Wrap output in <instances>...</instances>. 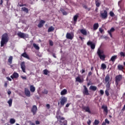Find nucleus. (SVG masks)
<instances>
[{
  "label": "nucleus",
  "mask_w": 125,
  "mask_h": 125,
  "mask_svg": "<svg viewBox=\"0 0 125 125\" xmlns=\"http://www.w3.org/2000/svg\"><path fill=\"white\" fill-rule=\"evenodd\" d=\"M105 93L106 96H109V92L108 91V90H106L105 91Z\"/></svg>",
  "instance_id": "obj_51"
},
{
  "label": "nucleus",
  "mask_w": 125,
  "mask_h": 125,
  "mask_svg": "<svg viewBox=\"0 0 125 125\" xmlns=\"http://www.w3.org/2000/svg\"><path fill=\"white\" fill-rule=\"evenodd\" d=\"M66 38L68 40H73V39H74V36H72L71 33H67L66 35Z\"/></svg>",
  "instance_id": "obj_15"
},
{
  "label": "nucleus",
  "mask_w": 125,
  "mask_h": 125,
  "mask_svg": "<svg viewBox=\"0 0 125 125\" xmlns=\"http://www.w3.org/2000/svg\"><path fill=\"white\" fill-rule=\"evenodd\" d=\"M49 42L51 46H52L53 45V42L52 41V40H49Z\"/></svg>",
  "instance_id": "obj_46"
},
{
  "label": "nucleus",
  "mask_w": 125,
  "mask_h": 125,
  "mask_svg": "<svg viewBox=\"0 0 125 125\" xmlns=\"http://www.w3.org/2000/svg\"><path fill=\"white\" fill-rule=\"evenodd\" d=\"M30 90L31 92H35V91H36V88L34 85H31L30 86Z\"/></svg>",
  "instance_id": "obj_26"
},
{
  "label": "nucleus",
  "mask_w": 125,
  "mask_h": 125,
  "mask_svg": "<svg viewBox=\"0 0 125 125\" xmlns=\"http://www.w3.org/2000/svg\"><path fill=\"white\" fill-rule=\"evenodd\" d=\"M99 31L100 32L101 34H103V33H105V32L104 31V30L101 28H99Z\"/></svg>",
  "instance_id": "obj_44"
},
{
  "label": "nucleus",
  "mask_w": 125,
  "mask_h": 125,
  "mask_svg": "<svg viewBox=\"0 0 125 125\" xmlns=\"http://www.w3.org/2000/svg\"><path fill=\"white\" fill-rule=\"evenodd\" d=\"M6 79L7 80H8V81H9L10 82H11V81H12V80H11L10 77H7Z\"/></svg>",
  "instance_id": "obj_57"
},
{
  "label": "nucleus",
  "mask_w": 125,
  "mask_h": 125,
  "mask_svg": "<svg viewBox=\"0 0 125 125\" xmlns=\"http://www.w3.org/2000/svg\"><path fill=\"white\" fill-rule=\"evenodd\" d=\"M7 103L9 104V107H11L12 106V99H10Z\"/></svg>",
  "instance_id": "obj_36"
},
{
  "label": "nucleus",
  "mask_w": 125,
  "mask_h": 125,
  "mask_svg": "<svg viewBox=\"0 0 125 125\" xmlns=\"http://www.w3.org/2000/svg\"><path fill=\"white\" fill-rule=\"evenodd\" d=\"M21 69L23 73H26V65H25V62H22L21 63Z\"/></svg>",
  "instance_id": "obj_9"
},
{
  "label": "nucleus",
  "mask_w": 125,
  "mask_h": 125,
  "mask_svg": "<svg viewBox=\"0 0 125 125\" xmlns=\"http://www.w3.org/2000/svg\"><path fill=\"white\" fill-rule=\"evenodd\" d=\"M118 58V56L117 55H114L111 57L110 59V61H112V62H115L116 61V59Z\"/></svg>",
  "instance_id": "obj_25"
},
{
  "label": "nucleus",
  "mask_w": 125,
  "mask_h": 125,
  "mask_svg": "<svg viewBox=\"0 0 125 125\" xmlns=\"http://www.w3.org/2000/svg\"><path fill=\"white\" fill-rule=\"evenodd\" d=\"M45 23V21L42 20L40 21L38 25V28H42V27H43V24Z\"/></svg>",
  "instance_id": "obj_14"
},
{
  "label": "nucleus",
  "mask_w": 125,
  "mask_h": 125,
  "mask_svg": "<svg viewBox=\"0 0 125 125\" xmlns=\"http://www.w3.org/2000/svg\"><path fill=\"white\" fill-rule=\"evenodd\" d=\"M33 46L36 49V50H40V47L36 43H33Z\"/></svg>",
  "instance_id": "obj_35"
},
{
  "label": "nucleus",
  "mask_w": 125,
  "mask_h": 125,
  "mask_svg": "<svg viewBox=\"0 0 125 125\" xmlns=\"http://www.w3.org/2000/svg\"><path fill=\"white\" fill-rule=\"evenodd\" d=\"M7 94H8V95H10V94H11V91H8Z\"/></svg>",
  "instance_id": "obj_60"
},
{
  "label": "nucleus",
  "mask_w": 125,
  "mask_h": 125,
  "mask_svg": "<svg viewBox=\"0 0 125 125\" xmlns=\"http://www.w3.org/2000/svg\"><path fill=\"white\" fill-rule=\"evenodd\" d=\"M120 55L121 57H125V52H120Z\"/></svg>",
  "instance_id": "obj_39"
},
{
  "label": "nucleus",
  "mask_w": 125,
  "mask_h": 125,
  "mask_svg": "<svg viewBox=\"0 0 125 125\" xmlns=\"http://www.w3.org/2000/svg\"><path fill=\"white\" fill-rule=\"evenodd\" d=\"M81 73H82V74H83V73H85V69H83L82 70H81Z\"/></svg>",
  "instance_id": "obj_53"
},
{
  "label": "nucleus",
  "mask_w": 125,
  "mask_h": 125,
  "mask_svg": "<svg viewBox=\"0 0 125 125\" xmlns=\"http://www.w3.org/2000/svg\"><path fill=\"white\" fill-rule=\"evenodd\" d=\"M17 35L18 37H20V38H21V39H24L25 37V34L22 33L21 32L18 33Z\"/></svg>",
  "instance_id": "obj_20"
},
{
  "label": "nucleus",
  "mask_w": 125,
  "mask_h": 125,
  "mask_svg": "<svg viewBox=\"0 0 125 125\" xmlns=\"http://www.w3.org/2000/svg\"><path fill=\"white\" fill-rule=\"evenodd\" d=\"M42 93H43V94H47L48 93V90H46V89H44L43 91H42Z\"/></svg>",
  "instance_id": "obj_43"
},
{
  "label": "nucleus",
  "mask_w": 125,
  "mask_h": 125,
  "mask_svg": "<svg viewBox=\"0 0 125 125\" xmlns=\"http://www.w3.org/2000/svg\"><path fill=\"white\" fill-rule=\"evenodd\" d=\"M46 106L47 107V108H48V109H49V108H50V105H49V104H47Z\"/></svg>",
  "instance_id": "obj_58"
},
{
  "label": "nucleus",
  "mask_w": 125,
  "mask_h": 125,
  "mask_svg": "<svg viewBox=\"0 0 125 125\" xmlns=\"http://www.w3.org/2000/svg\"><path fill=\"white\" fill-rule=\"evenodd\" d=\"M24 94L27 96V97H31V92H30V90H29L28 88H24Z\"/></svg>",
  "instance_id": "obj_10"
},
{
  "label": "nucleus",
  "mask_w": 125,
  "mask_h": 125,
  "mask_svg": "<svg viewBox=\"0 0 125 125\" xmlns=\"http://www.w3.org/2000/svg\"><path fill=\"white\" fill-rule=\"evenodd\" d=\"M76 82H78V83H83V78L81 79L80 76H78L76 78Z\"/></svg>",
  "instance_id": "obj_16"
},
{
  "label": "nucleus",
  "mask_w": 125,
  "mask_h": 125,
  "mask_svg": "<svg viewBox=\"0 0 125 125\" xmlns=\"http://www.w3.org/2000/svg\"><path fill=\"white\" fill-rule=\"evenodd\" d=\"M107 32L109 35L110 36L111 38H113L112 33H113V32H115V28L114 27H112L109 30L107 31Z\"/></svg>",
  "instance_id": "obj_18"
},
{
  "label": "nucleus",
  "mask_w": 125,
  "mask_h": 125,
  "mask_svg": "<svg viewBox=\"0 0 125 125\" xmlns=\"http://www.w3.org/2000/svg\"><path fill=\"white\" fill-rule=\"evenodd\" d=\"M95 3L97 7H99V6H100V4L101 3L99 2V0H97L95 1Z\"/></svg>",
  "instance_id": "obj_34"
},
{
  "label": "nucleus",
  "mask_w": 125,
  "mask_h": 125,
  "mask_svg": "<svg viewBox=\"0 0 125 125\" xmlns=\"http://www.w3.org/2000/svg\"><path fill=\"white\" fill-rule=\"evenodd\" d=\"M54 27L52 26L49 27L48 29V33H50L51 32H53L54 31Z\"/></svg>",
  "instance_id": "obj_30"
},
{
  "label": "nucleus",
  "mask_w": 125,
  "mask_h": 125,
  "mask_svg": "<svg viewBox=\"0 0 125 125\" xmlns=\"http://www.w3.org/2000/svg\"><path fill=\"white\" fill-rule=\"evenodd\" d=\"M37 111H38V108L37 107V106L35 105H33L31 110V112L32 113L33 116H35V115L37 114Z\"/></svg>",
  "instance_id": "obj_7"
},
{
  "label": "nucleus",
  "mask_w": 125,
  "mask_h": 125,
  "mask_svg": "<svg viewBox=\"0 0 125 125\" xmlns=\"http://www.w3.org/2000/svg\"><path fill=\"white\" fill-rule=\"evenodd\" d=\"M21 10L22 11H24V12H26V13H28L29 12V10H28V8L25 7L21 8Z\"/></svg>",
  "instance_id": "obj_32"
},
{
  "label": "nucleus",
  "mask_w": 125,
  "mask_h": 125,
  "mask_svg": "<svg viewBox=\"0 0 125 125\" xmlns=\"http://www.w3.org/2000/svg\"><path fill=\"white\" fill-rule=\"evenodd\" d=\"M99 27V24L98 23H94L93 25V30L94 31H96V30L98 29Z\"/></svg>",
  "instance_id": "obj_24"
},
{
  "label": "nucleus",
  "mask_w": 125,
  "mask_h": 125,
  "mask_svg": "<svg viewBox=\"0 0 125 125\" xmlns=\"http://www.w3.org/2000/svg\"><path fill=\"white\" fill-rule=\"evenodd\" d=\"M105 83H106V88H110V85H111V83H110V82H107Z\"/></svg>",
  "instance_id": "obj_41"
},
{
  "label": "nucleus",
  "mask_w": 125,
  "mask_h": 125,
  "mask_svg": "<svg viewBox=\"0 0 125 125\" xmlns=\"http://www.w3.org/2000/svg\"><path fill=\"white\" fill-rule=\"evenodd\" d=\"M117 68H118V70H119V71H123V70H124V69H125L124 66L121 64H119L118 65Z\"/></svg>",
  "instance_id": "obj_29"
},
{
  "label": "nucleus",
  "mask_w": 125,
  "mask_h": 125,
  "mask_svg": "<svg viewBox=\"0 0 125 125\" xmlns=\"http://www.w3.org/2000/svg\"><path fill=\"white\" fill-rule=\"evenodd\" d=\"M87 45H90L91 49H94L95 48V44L92 43V42L89 41L87 42Z\"/></svg>",
  "instance_id": "obj_13"
},
{
  "label": "nucleus",
  "mask_w": 125,
  "mask_h": 125,
  "mask_svg": "<svg viewBox=\"0 0 125 125\" xmlns=\"http://www.w3.org/2000/svg\"><path fill=\"white\" fill-rule=\"evenodd\" d=\"M30 125H36V124L35 123H30Z\"/></svg>",
  "instance_id": "obj_64"
},
{
  "label": "nucleus",
  "mask_w": 125,
  "mask_h": 125,
  "mask_svg": "<svg viewBox=\"0 0 125 125\" xmlns=\"http://www.w3.org/2000/svg\"><path fill=\"white\" fill-rule=\"evenodd\" d=\"M10 124H11L12 125H13V124H15V120L13 118H11L10 120Z\"/></svg>",
  "instance_id": "obj_38"
},
{
  "label": "nucleus",
  "mask_w": 125,
  "mask_h": 125,
  "mask_svg": "<svg viewBox=\"0 0 125 125\" xmlns=\"http://www.w3.org/2000/svg\"><path fill=\"white\" fill-rule=\"evenodd\" d=\"M100 93L101 95H103V94H104V91L103 90H100Z\"/></svg>",
  "instance_id": "obj_50"
},
{
  "label": "nucleus",
  "mask_w": 125,
  "mask_h": 125,
  "mask_svg": "<svg viewBox=\"0 0 125 125\" xmlns=\"http://www.w3.org/2000/svg\"><path fill=\"white\" fill-rule=\"evenodd\" d=\"M122 79H123V76H122V75H119L116 76L115 84L117 87H118V85H119V83L122 81Z\"/></svg>",
  "instance_id": "obj_4"
},
{
  "label": "nucleus",
  "mask_w": 125,
  "mask_h": 125,
  "mask_svg": "<svg viewBox=\"0 0 125 125\" xmlns=\"http://www.w3.org/2000/svg\"><path fill=\"white\" fill-rule=\"evenodd\" d=\"M11 79H18L19 78V74L17 72H14L13 75L11 76Z\"/></svg>",
  "instance_id": "obj_12"
},
{
  "label": "nucleus",
  "mask_w": 125,
  "mask_h": 125,
  "mask_svg": "<svg viewBox=\"0 0 125 125\" xmlns=\"http://www.w3.org/2000/svg\"><path fill=\"white\" fill-rule=\"evenodd\" d=\"M67 94V89H64L61 92V95H66Z\"/></svg>",
  "instance_id": "obj_28"
},
{
  "label": "nucleus",
  "mask_w": 125,
  "mask_h": 125,
  "mask_svg": "<svg viewBox=\"0 0 125 125\" xmlns=\"http://www.w3.org/2000/svg\"><path fill=\"white\" fill-rule=\"evenodd\" d=\"M109 15L111 16V17H114V16H115V14L114 12H113V11H110L109 12Z\"/></svg>",
  "instance_id": "obj_42"
},
{
  "label": "nucleus",
  "mask_w": 125,
  "mask_h": 125,
  "mask_svg": "<svg viewBox=\"0 0 125 125\" xmlns=\"http://www.w3.org/2000/svg\"><path fill=\"white\" fill-rule=\"evenodd\" d=\"M56 119H57V122H59L60 125H68V121L65 120V118L59 114H57L56 116Z\"/></svg>",
  "instance_id": "obj_2"
},
{
  "label": "nucleus",
  "mask_w": 125,
  "mask_h": 125,
  "mask_svg": "<svg viewBox=\"0 0 125 125\" xmlns=\"http://www.w3.org/2000/svg\"><path fill=\"white\" fill-rule=\"evenodd\" d=\"M48 73H49V71L47 69H44L43 70V75L47 76V75H48Z\"/></svg>",
  "instance_id": "obj_33"
},
{
  "label": "nucleus",
  "mask_w": 125,
  "mask_h": 125,
  "mask_svg": "<svg viewBox=\"0 0 125 125\" xmlns=\"http://www.w3.org/2000/svg\"><path fill=\"white\" fill-rule=\"evenodd\" d=\"M19 6H20V7H21L22 6H27V4H19Z\"/></svg>",
  "instance_id": "obj_49"
},
{
  "label": "nucleus",
  "mask_w": 125,
  "mask_h": 125,
  "mask_svg": "<svg viewBox=\"0 0 125 125\" xmlns=\"http://www.w3.org/2000/svg\"><path fill=\"white\" fill-rule=\"evenodd\" d=\"M21 79H22V80H27V76H21Z\"/></svg>",
  "instance_id": "obj_48"
},
{
  "label": "nucleus",
  "mask_w": 125,
  "mask_h": 125,
  "mask_svg": "<svg viewBox=\"0 0 125 125\" xmlns=\"http://www.w3.org/2000/svg\"><path fill=\"white\" fill-rule=\"evenodd\" d=\"M13 59V57L12 56H10L9 57L8 60V62L10 64H12V60Z\"/></svg>",
  "instance_id": "obj_31"
},
{
  "label": "nucleus",
  "mask_w": 125,
  "mask_h": 125,
  "mask_svg": "<svg viewBox=\"0 0 125 125\" xmlns=\"http://www.w3.org/2000/svg\"><path fill=\"white\" fill-rule=\"evenodd\" d=\"M78 18H79V14H77L73 17V21H74V24L77 23Z\"/></svg>",
  "instance_id": "obj_17"
},
{
  "label": "nucleus",
  "mask_w": 125,
  "mask_h": 125,
  "mask_svg": "<svg viewBox=\"0 0 125 125\" xmlns=\"http://www.w3.org/2000/svg\"><path fill=\"white\" fill-rule=\"evenodd\" d=\"M87 124L88 125H90V124H91V121H90V120H88V121L87 122Z\"/></svg>",
  "instance_id": "obj_55"
},
{
  "label": "nucleus",
  "mask_w": 125,
  "mask_h": 125,
  "mask_svg": "<svg viewBox=\"0 0 125 125\" xmlns=\"http://www.w3.org/2000/svg\"><path fill=\"white\" fill-rule=\"evenodd\" d=\"M91 75H92V72H91V71H90L88 72V77H90V76H91Z\"/></svg>",
  "instance_id": "obj_54"
},
{
  "label": "nucleus",
  "mask_w": 125,
  "mask_h": 125,
  "mask_svg": "<svg viewBox=\"0 0 125 125\" xmlns=\"http://www.w3.org/2000/svg\"><path fill=\"white\" fill-rule=\"evenodd\" d=\"M125 104L124 105V106L122 109V111H125Z\"/></svg>",
  "instance_id": "obj_62"
},
{
  "label": "nucleus",
  "mask_w": 125,
  "mask_h": 125,
  "mask_svg": "<svg viewBox=\"0 0 125 125\" xmlns=\"http://www.w3.org/2000/svg\"><path fill=\"white\" fill-rule=\"evenodd\" d=\"M35 123L36 125H40V121H36Z\"/></svg>",
  "instance_id": "obj_59"
},
{
  "label": "nucleus",
  "mask_w": 125,
  "mask_h": 125,
  "mask_svg": "<svg viewBox=\"0 0 125 125\" xmlns=\"http://www.w3.org/2000/svg\"><path fill=\"white\" fill-rule=\"evenodd\" d=\"M9 41V38H8V34L7 33H4L2 35V38L0 41V46L2 47L4 44H6Z\"/></svg>",
  "instance_id": "obj_1"
},
{
  "label": "nucleus",
  "mask_w": 125,
  "mask_h": 125,
  "mask_svg": "<svg viewBox=\"0 0 125 125\" xmlns=\"http://www.w3.org/2000/svg\"><path fill=\"white\" fill-rule=\"evenodd\" d=\"M90 90H92L93 91H95L97 90V87L96 86L91 85L89 87Z\"/></svg>",
  "instance_id": "obj_23"
},
{
  "label": "nucleus",
  "mask_w": 125,
  "mask_h": 125,
  "mask_svg": "<svg viewBox=\"0 0 125 125\" xmlns=\"http://www.w3.org/2000/svg\"><path fill=\"white\" fill-rule=\"evenodd\" d=\"M4 85L5 87H7V83H5Z\"/></svg>",
  "instance_id": "obj_61"
},
{
  "label": "nucleus",
  "mask_w": 125,
  "mask_h": 125,
  "mask_svg": "<svg viewBox=\"0 0 125 125\" xmlns=\"http://www.w3.org/2000/svg\"><path fill=\"white\" fill-rule=\"evenodd\" d=\"M80 32H81V34H82L84 36H86V35H87V32H86V30H85L84 29H81L80 30Z\"/></svg>",
  "instance_id": "obj_27"
},
{
  "label": "nucleus",
  "mask_w": 125,
  "mask_h": 125,
  "mask_svg": "<svg viewBox=\"0 0 125 125\" xmlns=\"http://www.w3.org/2000/svg\"><path fill=\"white\" fill-rule=\"evenodd\" d=\"M104 123H105V124H107V125H109V124H110V121H109L107 119H105Z\"/></svg>",
  "instance_id": "obj_47"
},
{
  "label": "nucleus",
  "mask_w": 125,
  "mask_h": 125,
  "mask_svg": "<svg viewBox=\"0 0 125 125\" xmlns=\"http://www.w3.org/2000/svg\"><path fill=\"white\" fill-rule=\"evenodd\" d=\"M2 74H3V75H5V68H3L2 69Z\"/></svg>",
  "instance_id": "obj_52"
},
{
  "label": "nucleus",
  "mask_w": 125,
  "mask_h": 125,
  "mask_svg": "<svg viewBox=\"0 0 125 125\" xmlns=\"http://www.w3.org/2000/svg\"><path fill=\"white\" fill-rule=\"evenodd\" d=\"M105 83H110V76L109 75H107L104 78Z\"/></svg>",
  "instance_id": "obj_22"
},
{
  "label": "nucleus",
  "mask_w": 125,
  "mask_h": 125,
  "mask_svg": "<svg viewBox=\"0 0 125 125\" xmlns=\"http://www.w3.org/2000/svg\"><path fill=\"white\" fill-rule=\"evenodd\" d=\"M101 68L103 70H105V69L107 68V66L105 63H102L101 65Z\"/></svg>",
  "instance_id": "obj_37"
},
{
  "label": "nucleus",
  "mask_w": 125,
  "mask_h": 125,
  "mask_svg": "<svg viewBox=\"0 0 125 125\" xmlns=\"http://www.w3.org/2000/svg\"><path fill=\"white\" fill-rule=\"evenodd\" d=\"M83 93L84 95H89V93L88 92V89H87V87L86 86L83 85Z\"/></svg>",
  "instance_id": "obj_11"
},
{
  "label": "nucleus",
  "mask_w": 125,
  "mask_h": 125,
  "mask_svg": "<svg viewBox=\"0 0 125 125\" xmlns=\"http://www.w3.org/2000/svg\"><path fill=\"white\" fill-rule=\"evenodd\" d=\"M94 124L95 125H99V121H98L97 120H95V121H94Z\"/></svg>",
  "instance_id": "obj_45"
},
{
  "label": "nucleus",
  "mask_w": 125,
  "mask_h": 125,
  "mask_svg": "<svg viewBox=\"0 0 125 125\" xmlns=\"http://www.w3.org/2000/svg\"><path fill=\"white\" fill-rule=\"evenodd\" d=\"M68 100V99L66 97H61L60 99V104L62 106H64L65 105V103H67V101Z\"/></svg>",
  "instance_id": "obj_5"
},
{
  "label": "nucleus",
  "mask_w": 125,
  "mask_h": 125,
  "mask_svg": "<svg viewBox=\"0 0 125 125\" xmlns=\"http://www.w3.org/2000/svg\"><path fill=\"white\" fill-rule=\"evenodd\" d=\"M82 109H83V111H85V112H87L89 114H91V111H90V108H89V106H83Z\"/></svg>",
  "instance_id": "obj_8"
},
{
  "label": "nucleus",
  "mask_w": 125,
  "mask_h": 125,
  "mask_svg": "<svg viewBox=\"0 0 125 125\" xmlns=\"http://www.w3.org/2000/svg\"><path fill=\"white\" fill-rule=\"evenodd\" d=\"M61 11H62V13L63 15H67V14H68V13H67V12H66V11H65L63 9L61 10Z\"/></svg>",
  "instance_id": "obj_40"
},
{
  "label": "nucleus",
  "mask_w": 125,
  "mask_h": 125,
  "mask_svg": "<svg viewBox=\"0 0 125 125\" xmlns=\"http://www.w3.org/2000/svg\"><path fill=\"white\" fill-rule=\"evenodd\" d=\"M102 109H103L104 112H105L106 114H108V106L107 105H102Z\"/></svg>",
  "instance_id": "obj_19"
},
{
  "label": "nucleus",
  "mask_w": 125,
  "mask_h": 125,
  "mask_svg": "<svg viewBox=\"0 0 125 125\" xmlns=\"http://www.w3.org/2000/svg\"><path fill=\"white\" fill-rule=\"evenodd\" d=\"M100 17L102 19H107L108 18V12L106 10H104L103 12H101Z\"/></svg>",
  "instance_id": "obj_3"
},
{
  "label": "nucleus",
  "mask_w": 125,
  "mask_h": 125,
  "mask_svg": "<svg viewBox=\"0 0 125 125\" xmlns=\"http://www.w3.org/2000/svg\"><path fill=\"white\" fill-rule=\"evenodd\" d=\"M97 54L98 56L100 57V59H101L103 61L105 60V58H106V56L105 55H102V52L99 50L97 52Z\"/></svg>",
  "instance_id": "obj_6"
},
{
  "label": "nucleus",
  "mask_w": 125,
  "mask_h": 125,
  "mask_svg": "<svg viewBox=\"0 0 125 125\" xmlns=\"http://www.w3.org/2000/svg\"><path fill=\"white\" fill-rule=\"evenodd\" d=\"M102 125H106V123L103 122L102 124Z\"/></svg>",
  "instance_id": "obj_63"
},
{
  "label": "nucleus",
  "mask_w": 125,
  "mask_h": 125,
  "mask_svg": "<svg viewBox=\"0 0 125 125\" xmlns=\"http://www.w3.org/2000/svg\"><path fill=\"white\" fill-rule=\"evenodd\" d=\"M70 105H71V103L69 104V103H67L66 105H65V107L66 108H68V107H69V106H70Z\"/></svg>",
  "instance_id": "obj_56"
},
{
  "label": "nucleus",
  "mask_w": 125,
  "mask_h": 125,
  "mask_svg": "<svg viewBox=\"0 0 125 125\" xmlns=\"http://www.w3.org/2000/svg\"><path fill=\"white\" fill-rule=\"evenodd\" d=\"M21 56H22V57H24V58H26V59H28L29 60L30 59V57H29V56L28 55V54H27V53H26L25 52L22 53L21 55Z\"/></svg>",
  "instance_id": "obj_21"
}]
</instances>
